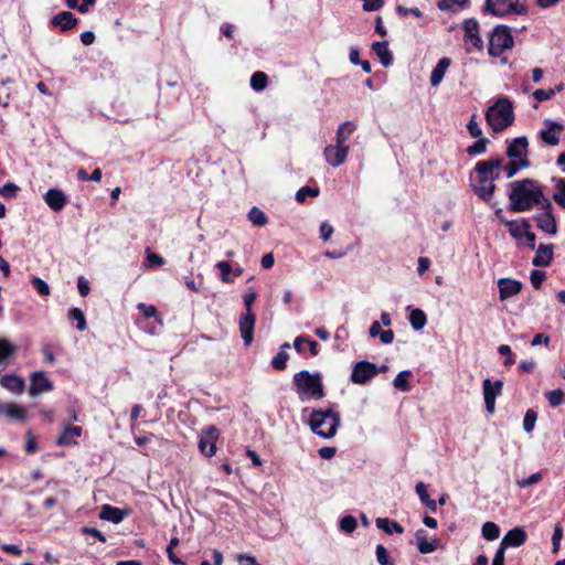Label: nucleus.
Here are the masks:
<instances>
[{
  "label": "nucleus",
  "mask_w": 565,
  "mask_h": 565,
  "mask_svg": "<svg viewBox=\"0 0 565 565\" xmlns=\"http://www.w3.org/2000/svg\"><path fill=\"white\" fill-rule=\"evenodd\" d=\"M486 120L494 132H500L512 125L514 120L512 103L503 97L499 98L486 111Z\"/></svg>",
  "instance_id": "nucleus-2"
},
{
  "label": "nucleus",
  "mask_w": 565,
  "mask_h": 565,
  "mask_svg": "<svg viewBox=\"0 0 565 565\" xmlns=\"http://www.w3.org/2000/svg\"><path fill=\"white\" fill-rule=\"evenodd\" d=\"M530 227H531L530 222L526 218H523V233H524V237L527 241L529 247L533 249L535 247V238H536V236H535V234L533 232L530 231Z\"/></svg>",
  "instance_id": "nucleus-52"
},
{
  "label": "nucleus",
  "mask_w": 565,
  "mask_h": 565,
  "mask_svg": "<svg viewBox=\"0 0 565 565\" xmlns=\"http://www.w3.org/2000/svg\"><path fill=\"white\" fill-rule=\"evenodd\" d=\"M31 282L41 296L50 295V292H51L50 286L40 277H33Z\"/></svg>",
  "instance_id": "nucleus-50"
},
{
  "label": "nucleus",
  "mask_w": 565,
  "mask_h": 565,
  "mask_svg": "<svg viewBox=\"0 0 565 565\" xmlns=\"http://www.w3.org/2000/svg\"><path fill=\"white\" fill-rule=\"evenodd\" d=\"M294 385L301 399L306 397L320 399L324 396L319 373L311 374L308 371H300L294 375Z\"/></svg>",
  "instance_id": "nucleus-4"
},
{
  "label": "nucleus",
  "mask_w": 565,
  "mask_h": 565,
  "mask_svg": "<svg viewBox=\"0 0 565 565\" xmlns=\"http://www.w3.org/2000/svg\"><path fill=\"white\" fill-rule=\"evenodd\" d=\"M82 435V428L79 426L66 425L63 431L56 439V444L60 446H70L76 444L73 437H79Z\"/></svg>",
  "instance_id": "nucleus-24"
},
{
  "label": "nucleus",
  "mask_w": 565,
  "mask_h": 565,
  "mask_svg": "<svg viewBox=\"0 0 565 565\" xmlns=\"http://www.w3.org/2000/svg\"><path fill=\"white\" fill-rule=\"evenodd\" d=\"M481 532H482L483 537L489 541H494L500 536L499 526L495 523L490 522V521L486 522L482 525Z\"/></svg>",
  "instance_id": "nucleus-40"
},
{
  "label": "nucleus",
  "mask_w": 565,
  "mask_h": 565,
  "mask_svg": "<svg viewBox=\"0 0 565 565\" xmlns=\"http://www.w3.org/2000/svg\"><path fill=\"white\" fill-rule=\"evenodd\" d=\"M356 126L352 121H344L339 126L337 130V145L335 146H347L345 142L349 140L350 136L354 132Z\"/></svg>",
  "instance_id": "nucleus-30"
},
{
  "label": "nucleus",
  "mask_w": 565,
  "mask_h": 565,
  "mask_svg": "<svg viewBox=\"0 0 565 565\" xmlns=\"http://www.w3.org/2000/svg\"><path fill=\"white\" fill-rule=\"evenodd\" d=\"M545 124L548 125V128L540 132L541 139L550 146L558 145L559 134L563 130V126L551 120H546Z\"/></svg>",
  "instance_id": "nucleus-16"
},
{
  "label": "nucleus",
  "mask_w": 565,
  "mask_h": 565,
  "mask_svg": "<svg viewBox=\"0 0 565 565\" xmlns=\"http://www.w3.org/2000/svg\"><path fill=\"white\" fill-rule=\"evenodd\" d=\"M514 41L510 28L498 25L490 35L488 53L491 56L498 57L503 51L512 49Z\"/></svg>",
  "instance_id": "nucleus-5"
},
{
  "label": "nucleus",
  "mask_w": 565,
  "mask_h": 565,
  "mask_svg": "<svg viewBox=\"0 0 565 565\" xmlns=\"http://www.w3.org/2000/svg\"><path fill=\"white\" fill-rule=\"evenodd\" d=\"M467 129L471 137L473 138H480L482 135V130L479 126V124L476 121V115L473 114L467 125Z\"/></svg>",
  "instance_id": "nucleus-55"
},
{
  "label": "nucleus",
  "mask_w": 565,
  "mask_h": 565,
  "mask_svg": "<svg viewBox=\"0 0 565 565\" xmlns=\"http://www.w3.org/2000/svg\"><path fill=\"white\" fill-rule=\"evenodd\" d=\"M510 188L508 194L510 211L515 213L526 212L534 206H541L542 210L551 209V200L545 196L543 186L535 180H516L510 184Z\"/></svg>",
  "instance_id": "nucleus-1"
},
{
  "label": "nucleus",
  "mask_w": 565,
  "mask_h": 565,
  "mask_svg": "<svg viewBox=\"0 0 565 565\" xmlns=\"http://www.w3.org/2000/svg\"><path fill=\"white\" fill-rule=\"evenodd\" d=\"M416 541L417 548L422 554L433 553L437 548L436 541L428 542L423 530L416 532Z\"/></svg>",
  "instance_id": "nucleus-34"
},
{
  "label": "nucleus",
  "mask_w": 565,
  "mask_h": 565,
  "mask_svg": "<svg viewBox=\"0 0 565 565\" xmlns=\"http://www.w3.org/2000/svg\"><path fill=\"white\" fill-rule=\"evenodd\" d=\"M147 259L150 266H160L164 263L163 258L160 255L152 253L150 248L147 249Z\"/></svg>",
  "instance_id": "nucleus-62"
},
{
  "label": "nucleus",
  "mask_w": 565,
  "mask_h": 565,
  "mask_svg": "<svg viewBox=\"0 0 565 565\" xmlns=\"http://www.w3.org/2000/svg\"><path fill=\"white\" fill-rule=\"evenodd\" d=\"M379 374L376 364L369 361H359L354 364L351 381L354 384H365Z\"/></svg>",
  "instance_id": "nucleus-7"
},
{
  "label": "nucleus",
  "mask_w": 565,
  "mask_h": 565,
  "mask_svg": "<svg viewBox=\"0 0 565 565\" xmlns=\"http://www.w3.org/2000/svg\"><path fill=\"white\" fill-rule=\"evenodd\" d=\"M311 430L322 438H332L340 426V416L332 409L313 411L309 418Z\"/></svg>",
  "instance_id": "nucleus-3"
},
{
  "label": "nucleus",
  "mask_w": 565,
  "mask_h": 565,
  "mask_svg": "<svg viewBox=\"0 0 565 565\" xmlns=\"http://www.w3.org/2000/svg\"><path fill=\"white\" fill-rule=\"evenodd\" d=\"M450 63L451 61L448 57H443L438 61L437 65L434 67L430 74L429 81L431 86L435 87L441 83L447 68L450 66Z\"/></svg>",
  "instance_id": "nucleus-26"
},
{
  "label": "nucleus",
  "mask_w": 565,
  "mask_h": 565,
  "mask_svg": "<svg viewBox=\"0 0 565 565\" xmlns=\"http://www.w3.org/2000/svg\"><path fill=\"white\" fill-rule=\"evenodd\" d=\"M499 298L507 300L508 298L518 295L522 289V282L511 278H500L498 280Z\"/></svg>",
  "instance_id": "nucleus-14"
},
{
  "label": "nucleus",
  "mask_w": 565,
  "mask_h": 565,
  "mask_svg": "<svg viewBox=\"0 0 565 565\" xmlns=\"http://www.w3.org/2000/svg\"><path fill=\"white\" fill-rule=\"evenodd\" d=\"M527 539L526 532L522 527L510 530L502 539V545L519 547L525 543Z\"/></svg>",
  "instance_id": "nucleus-19"
},
{
  "label": "nucleus",
  "mask_w": 565,
  "mask_h": 565,
  "mask_svg": "<svg viewBox=\"0 0 565 565\" xmlns=\"http://www.w3.org/2000/svg\"><path fill=\"white\" fill-rule=\"evenodd\" d=\"M463 30H465V36L466 41L471 42L472 45L477 49H481L482 46V40L479 36V24L477 20L475 19H468L463 22Z\"/></svg>",
  "instance_id": "nucleus-18"
},
{
  "label": "nucleus",
  "mask_w": 565,
  "mask_h": 565,
  "mask_svg": "<svg viewBox=\"0 0 565 565\" xmlns=\"http://www.w3.org/2000/svg\"><path fill=\"white\" fill-rule=\"evenodd\" d=\"M71 316L75 321H77V329L79 331H84L86 329V319L83 311L78 308H74L71 311Z\"/></svg>",
  "instance_id": "nucleus-53"
},
{
  "label": "nucleus",
  "mask_w": 565,
  "mask_h": 565,
  "mask_svg": "<svg viewBox=\"0 0 565 565\" xmlns=\"http://www.w3.org/2000/svg\"><path fill=\"white\" fill-rule=\"evenodd\" d=\"M498 393H495L492 382L489 379L483 381V398L486 403V408L489 413L494 412L495 397Z\"/></svg>",
  "instance_id": "nucleus-29"
},
{
  "label": "nucleus",
  "mask_w": 565,
  "mask_h": 565,
  "mask_svg": "<svg viewBox=\"0 0 565 565\" xmlns=\"http://www.w3.org/2000/svg\"><path fill=\"white\" fill-rule=\"evenodd\" d=\"M290 348V344L288 342L284 343L281 347H280V352L274 356V359L271 360V366L275 369V370H278V371H282L286 369L287 366V361L289 359V355L287 353V350Z\"/></svg>",
  "instance_id": "nucleus-33"
},
{
  "label": "nucleus",
  "mask_w": 565,
  "mask_h": 565,
  "mask_svg": "<svg viewBox=\"0 0 565 565\" xmlns=\"http://www.w3.org/2000/svg\"><path fill=\"white\" fill-rule=\"evenodd\" d=\"M248 220L256 226H264L268 222L265 213L256 206L252 207L248 212Z\"/></svg>",
  "instance_id": "nucleus-39"
},
{
  "label": "nucleus",
  "mask_w": 565,
  "mask_h": 565,
  "mask_svg": "<svg viewBox=\"0 0 565 565\" xmlns=\"http://www.w3.org/2000/svg\"><path fill=\"white\" fill-rule=\"evenodd\" d=\"M498 352L501 354V355H505V361H504V365L505 366H511L513 363H514V359L512 356V351H511V348L507 344H502L498 348Z\"/></svg>",
  "instance_id": "nucleus-59"
},
{
  "label": "nucleus",
  "mask_w": 565,
  "mask_h": 565,
  "mask_svg": "<svg viewBox=\"0 0 565 565\" xmlns=\"http://www.w3.org/2000/svg\"><path fill=\"white\" fill-rule=\"evenodd\" d=\"M356 520L352 515L343 516L340 520V529L345 533H352L356 529Z\"/></svg>",
  "instance_id": "nucleus-46"
},
{
  "label": "nucleus",
  "mask_w": 565,
  "mask_h": 565,
  "mask_svg": "<svg viewBox=\"0 0 565 565\" xmlns=\"http://www.w3.org/2000/svg\"><path fill=\"white\" fill-rule=\"evenodd\" d=\"M0 385L12 393H20L24 387V380L14 374L3 375L0 377Z\"/></svg>",
  "instance_id": "nucleus-27"
},
{
  "label": "nucleus",
  "mask_w": 565,
  "mask_h": 565,
  "mask_svg": "<svg viewBox=\"0 0 565 565\" xmlns=\"http://www.w3.org/2000/svg\"><path fill=\"white\" fill-rule=\"evenodd\" d=\"M319 195V189L318 188H311V186H302L299 189L296 193V200L300 203L305 202L307 196L316 198Z\"/></svg>",
  "instance_id": "nucleus-44"
},
{
  "label": "nucleus",
  "mask_w": 565,
  "mask_h": 565,
  "mask_svg": "<svg viewBox=\"0 0 565 565\" xmlns=\"http://www.w3.org/2000/svg\"><path fill=\"white\" fill-rule=\"evenodd\" d=\"M363 2V10L371 12L380 10L384 6V0H361Z\"/></svg>",
  "instance_id": "nucleus-58"
},
{
  "label": "nucleus",
  "mask_w": 565,
  "mask_h": 565,
  "mask_svg": "<svg viewBox=\"0 0 565 565\" xmlns=\"http://www.w3.org/2000/svg\"><path fill=\"white\" fill-rule=\"evenodd\" d=\"M503 163V158L494 157L486 161H480L476 164L475 171L479 177L495 181L500 175V167Z\"/></svg>",
  "instance_id": "nucleus-8"
},
{
  "label": "nucleus",
  "mask_w": 565,
  "mask_h": 565,
  "mask_svg": "<svg viewBox=\"0 0 565 565\" xmlns=\"http://www.w3.org/2000/svg\"><path fill=\"white\" fill-rule=\"evenodd\" d=\"M555 95V89H536L533 93V97L537 102H544L551 99Z\"/></svg>",
  "instance_id": "nucleus-57"
},
{
  "label": "nucleus",
  "mask_w": 565,
  "mask_h": 565,
  "mask_svg": "<svg viewBox=\"0 0 565 565\" xmlns=\"http://www.w3.org/2000/svg\"><path fill=\"white\" fill-rule=\"evenodd\" d=\"M45 203L55 212H60L66 204L65 194L57 189H50L44 195Z\"/></svg>",
  "instance_id": "nucleus-20"
},
{
  "label": "nucleus",
  "mask_w": 565,
  "mask_h": 565,
  "mask_svg": "<svg viewBox=\"0 0 565 565\" xmlns=\"http://www.w3.org/2000/svg\"><path fill=\"white\" fill-rule=\"evenodd\" d=\"M53 390L52 382L47 379L43 371H36L31 375V384L29 393L31 395H39Z\"/></svg>",
  "instance_id": "nucleus-9"
},
{
  "label": "nucleus",
  "mask_w": 565,
  "mask_h": 565,
  "mask_svg": "<svg viewBox=\"0 0 565 565\" xmlns=\"http://www.w3.org/2000/svg\"><path fill=\"white\" fill-rule=\"evenodd\" d=\"M375 523H376V526L379 529L383 530L386 534H393V533L402 534L404 532L403 526L398 522L391 521L386 518H377L375 520Z\"/></svg>",
  "instance_id": "nucleus-31"
},
{
  "label": "nucleus",
  "mask_w": 565,
  "mask_h": 565,
  "mask_svg": "<svg viewBox=\"0 0 565 565\" xmlns=\"http://www.w3.org/2000/svg\"><path fill=\"white\" fill-rule=\"evenodd\" d=\"M256 316L254 313H245L239 318V332L246 347L250 345L254 340V328Z\"/></svg>",
  "instance_id": "nucleus-10"
},
{
  "label": "nucleus",
  "mask_w": 565,
  "mask_h": 565,
  "mask_svg": "<svg viewBox=\"0 0 565 565\" xmlns=\"http://www.w3.org/2000/svg\"><path fill=\"white\" fill-rule=\"evenodd\" d=\"M15 353V347L7 339H0V365L6 367L11 356Z\"/></svg>",
  "instance_id": "nucleus-32"
},
{
  "label": "nucleus",
  "mask_w": 565,
  "mask_h": 565,
  "mask_svg": "<svg viewBox=\"0 0 565 565\" xmlns=\"http://www.w3.org/2000/svg\"><path fill=\"white\" fill-rule=\"evenodd\" d=\"M126 514H127V512L119 508H116V507H113L109 504H105L102 507L99 518L102 520L118 524L124 520Z\"/></svg>",
  "instance_id": "nucleus-23"
},
{
  "label": "nucleus",
  "mask_w": 565,
  "mask_h": 565,
  "mask_svg": "<svg viewBox=\"0 0 565 565\" xmlns=\"http://www.w3.org/2000/svg\"><path fill=\"white\" fill-rule=\"evenodd\" d=\"M534 220L536 222V226L543 232L555 235L557 233V224L556 220L553 215V205L551 204V209L544 210V214L535 215Z\"/></svg>",
  "instance_id": "nucleus-13"
},
{
  "label": "nucleus",
  "mask_w": 565,
  "mask_h": 565,
  "mask_svg": "<svg viewBox=\"0 0 565 565\" xmlns=\"http://www.w3.org/2000/svg\"><path fill=\"white\" fill-rule=\"evenodd\" d=\"M529 167H530V161L527 159H524V160H511L504 167V170L507 172V178L511 179V178H513L516 174V172L520 169L529 168Z\"/></svg>",
  "instance_id": "nucleus-37"
},
{
  "label": "nucleus",
  "mask_w": 565,
  "mask_h": 565,
  "mask_svg": "<svg viewBox=\"0 0 565 565\" xmlns=\"http://www.w3.org/2000/svg\"><path fill=\"white\" fill-rule=\"evenodd\" d=\"M349 146H328L324 148L327 162L332 167L341 166L348 157Z\"/></svg>",
  "instance_id": "nucleus-12"
},
{
  "label": "nucleus",
  "mask_w": 565,
  "mask_h": 565,
  "mask_svg": "<svg viewBox=\"0 0 565 565\" xmlns=\"http://www.w3.org/2000/svg\"><path fill=\"white\" fill-rule=\"evenodd\" d=\"M333 234V227L328 223L323 222L320 226V235L323 241H329Z\"/></svg>",
  "instance_id": "nucleus-63"
},
{
  "label": "nucleus",
  "mask_w": 565,
  "mask_h": 565,
  "mask_svg": "<svg viewBox=\"0 0 565 565\" xmlns=\"http://www.w3.org/2000/svg\"><path fill=\"white\" fill-rule=\"evenodd\" d=\"M217 429L214 426H210L205 430V436L201 437L199 441V448L206 457H212L215 454V440L217 438Z\"/></svg>",
  "instance_id": "nucleus-15"
},
{
  "label": "nucleus",
  "mask_w": 565,
  "mask_h": 565,
  "mask_svg": "<svg viewBox=\"0 0 565 565\" xmlns=\"http://www.w3.org/2000/svg\"><path fill=\"white\" fill-rule=\"evenodd\" d=\"M537 419V414L533 409H527L523 419V429L531 433L534 429Z\"/></svg>",
  "instance_id": "nucleus-45"
},
{
  "label": "nucleus",
  "mask_w": 565,
  "mask_h": 565,
  "mask_svg": "<svg viewBox=\"0 0 565 565\" xmlns=\"http://www.w3.org/2000/svg\"><path fill=\"white\" fill-rule=\"evenodd\" d=\"M267 82L268 77L264 72H255L250 77V86L256 92L265 89Z\"/></svg>",
  "instance_id": "nucleus-41"
},
{
  "label": "nucleus",
  "mask_w": 565,
  "mask_h": 565,
  "mask_svg": "<svg viewBox=\"0 0 565 565\" xmlns=\"http://www.w3.org/2000/svg\"><path fill=\"white\" fill-rule=\"evenodd\" d=\"M409 322L415 330H422L427 322L425 312L422 309H413L409 315Z\"/></svg>",
  "instance_id": "nucleus-36"
},
{
  "label": "nucleus",
  "mask_w": 565,
  "mask_h": 565,
  "mask_svg": "<svg viewBox=\"0 0 565 565\" xmlns=\"http://www.w3.org/2000/svg\"><path fill=\"white\" fill-rule=\"evenodd\" d=\"M527 147L529 141L526 137H518L513 139L507 149V156L511 160H524L527 159Z\"/></svg>",
  "instance_id": "nucleus-11"
},
{
  "label": "nucleus",
  "mask_w": 565,
  "mask_h": 565,
  "mask_svg": "<svg viewBox=\"0 0 565 565\" xmlns=\"http://www.w3.org/2000/svg\"><path fill=\"white\" fill-rule=\"evenodd\" d=\"M556 185V192L553 195V200L565 209V179L553 178Z\"/></svg>",
  "instance_id": "nucleus-38"
},
{
  "label": "nucleus",
  "mask_w": 565,
  "mask_h": 565,
  "mask_svg": "<svg viewBox=\"0 0 565 565\" xmlns=\"http://www.w3.org/2000/svg\"><path fill=\"white\" fill-rule=\"evenodd\" d=\"M18 186L14 183L8 182L0 188V195L10 199L15 196Z\"/></svg>",
  "instance_id": "nucleus-56"
},
{
  "label": "nucleus",
  "mask_w": 565,
  "mask_h": 565,
  "mask_svg": "<svg viewBox=\"0 0 565 565\" xmlns=\"http://www.w3.org/2000/svg\"><path fill=\"white\" fill-rule=\"evenodd\" d=\"M545 397L547 398V401L552 407H557L564 402L565 393L563 390L556 388V390L546 392Z\"/></svg>",
  "instance_id": "nucleus-43"
},
{
  "label": "nucleus",
  "mask_w": 565,
  "mask_h": 565,
  "mask_svg": "<svg viewBox=\"0 0 565 565\" xmlns=\"http://www.w3.org/2000/svg\"><path fill=\"white\" fill-rule=\"evenodd\" d=\"M545 278H546V275H545V271H543V270L534 269L531 271L530 280H531L532 286L535 289L541 288Z\"/></svg>",
  "instance_id": "nucleus-51"
},
{
  "label": "nucleus",
  "mask_w": 565,
  "mask_h": 565,
  "mask_svg": "<svg viewBox=\"0 0 565 565\" xmlns=\"http://www.w3.org/2000/svg\"><path fill=\"white\" fill-rule=\"evenodd\" d=\"M237 562L241 565H259L255 557L249 556V555H244V554L237 555Z\"/></svg>",
  "instance_id": "nucleus-64"
},
{
  "label": "nucleus",
  "mask_w": 565,
  "mask_h": 565,
  "mask_svg": "<svg viewBox=\"0 0 565 565\" xmlns=\"http://www.w3.org/2000/svg\"><path fill=\"white\" fill-rule=\"evenodd\" d=\"M376 559L380 565H394L387 550L381 544L376 546Z\"/></svg>",
  "instance_id": "nucleus-48"
},
{
  "label": "nucleus",
  "mask_w": 565,
  "mask_h": 565,
  "mask_svg": "<svg viewBox=\"0 0 565 565\" xmlns=\"http://www.w3.org/2000/svg\"><path fill=\"white\" fill-rule=\"evenodd\" d=\"M542 479L541 472L532 473L529 478L518 480L516 483L520 488H527L532 484L540 482Z\"/></svg>",
  "instance_id": "nucleus-54"
},
{
  "label": "nucleus",
  "mask_w": 565,
  "mask_h": 565,
  "mask_svg": "<svg viewBox=\"0 0 565 565\" xmlns=\"http://www.w3.org/2000/svg\"><path fill=\"white\" fill-rule=\"evenodd\" d=\"M256 298H257V294L253 290H249L248 292H246L244 295V305L246 308V313H253L252 307H253V303L255 302Z\"/></svg>",
  "instance_id": "nucleus-60"
},
{
  "label": "nucleus",
  "mask_w": 565,
  "mask_h": 565,
  "mask_svg": "<svg viewBox=\"0 0 565 565\" xmlns=\"http://www.w3.org/2000/svg\"><path fill=\"white\" fill-rule=\"evenodd\" d=\"M412 375L413 373L409 370H404L399 372L393 381L394 387L402 392H409L411 385L408 383V380Z\"/></svg>",
  "instance_id": "nucleus-35"
},
{
  "label": "nucleus",
  "mask_w": 565,
  "mask_h": 565,
  "mask_svg": "<svg viewBox=\"0 0 565 565\" xmlns=\"http://www.w3.org/2000/svg\"><path fill=\"white\" fill-rule=\"evenodd\" d=\"M52 24L60 26L62 31L73 29L77 24V19L70 11H62L55 14L52 19Z\"/></svg>",
  "instance_id": "nucleus-22"
},
{
  "label": "nucleus",
  "mask_w": 565,
  "mask_h": 565,
  "mask_svg": "<svg viewBox=\"0 0 565 565\" xmlns=\"http://www.w3.org/2000/svg\"><path fill=\"white\" fill-rule=\"evenodd\" d=\"M495 190L494 181L479 177L478 184L475 185V192L484 201H489Z\"/></svg>",
  "instance_id": "nucleus-28"
},
{
  "label": "nucleus",
  "mask_w": 565,
  "mask_h": 565,
  "mask_svg": "<svg viewBox=\"0 0 565 565\" xmlns=\"http://www.w3.org/2000/svg\"><path fill=\"white\" fill-rule=\"evenodd\" d=\"M82 532L86 535H92V536L96 537L102 543L106 542V536L99 530H97L95 527L84 526L82 529Z\"/></svg>",
  "instance_id": "nucleus-61"
},
{
  "label": "nucleus",
  "mask_w": 565,
  "mask_h": 565,
  "mask_svg": "<svg viewBox=\"0 0 565 565\" xmlns=\"http://www.w3.org/2000/svg\"><path fill=\"white\" fill-rule=\"evenodd\" d=\"M372 50L375 52V54L377 55V57L381 61V64L384 67H388L392 64L393 55H392L391 51L388 50L387 41L374 42L372 44Z\"/></svg>",
  "instance_id": "nucleus-25"
},
{
  "label": "nucleus",
  "mask_w": 565,
  "mask_h": 565,
  "mask_svg": "<svg viewBox=\"0 0 565 565\" xmlns=\"http://www.w3.org/2000/svg\"><path fill=\"white\" fill-rule=\"evenodd\" d=\"M0 413L17 422H24L28 417L26 409L17 403L0 404Z\"/></svg>",
  "instance_id": "nucleus-17"
},
{
  "label": "nucleus",
  "mask_w": 565,
  "mask_h": 565,
  "mask_svg": "<svg viewBox=\"0 0 565 565\" xmlns=\"http://www.w3.org/2000/svg\"><path fill=\"white\" fill-rule=\"evenodd\" d=\"M216 267L221 270V279L224 282H232L233 279L230 278V274L232 273V266L228 262L222 260L216 264Z\"/></svg>",
  "instance_id": "nucleus-49"
},
{
  "label": "nucleus",
  "mask_w": 565,
  "mask_h": 565,
  "mask_svg": "<svg viewBox=\"0 0 565 565\" xmlns=\"http://www.w3.org/2000/svg\"><path fill=\"white\" fill-rule=\"evenodd\" d=\"M505 225L509 227V232L513 238L520 239L524 237L523 221L520 225H518L515 221H507Z\"/></svg>",
  "instance_id": "nucleus-47"
},
{
  "label": "nucleus",
  "mask_w": 565,
  "mask_h": 565,
  "mask_svg": "<svg viewBox=\"0 0 565 565\" xmlns=\"http://www.w3.org/2000/svg\"><path fill=\"white\" fill-rule=\"evenodd\" d=\"M553 248L552 244H541L536 249L532 264L536 267L548 266L553 259Z\"/></svg>",
  "instance_id": "nucleus-21"
},
{
  "label": "nucleus",
  "mask_w": 565,
  "mask_h": 565,
  "mask_svg": "<svg viewBox=\"0 0 565 565\" xmlns=\"http://www.w3.org/2000/svg\"><path fill=\"white\" fill-rule=\"evenodd\" d=\"M483 11L494 17H505L510 13L525 14L527 8L520 0H486Z\"/></svg>",
  "instance_id": "nucleus-6"
},
{
  "label": "nucleus",
  "mask_w": 565,
  "mask_h": 565,
  "mask_svg": "<svg viewBox=\"0 0 565 565\" xmlns=\"http://www.w3.org/2000/svg\"><path fill=\"white\" fill-rule=\"evenodd\" d=\"M488 143H489L488 138L480 137V138H478V140L475 143H472L471 146H469L467 148V153L469 156L482 154L486 152Z\"/></svg>",
  "instance_id": "nucleus-42"
}]
</instances>
